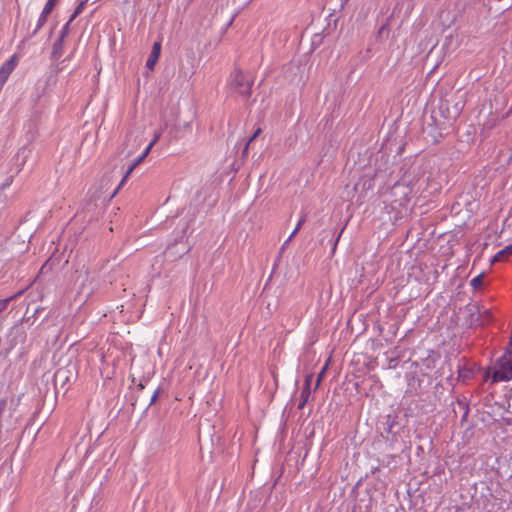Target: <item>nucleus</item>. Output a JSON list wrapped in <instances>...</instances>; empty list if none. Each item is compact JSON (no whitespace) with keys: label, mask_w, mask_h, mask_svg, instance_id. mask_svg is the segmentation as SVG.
Returning a JSON list of instances; mask_svg holds the SVG:
<instances>
[{"label":"nucleus","mask_w":512,"mask_h":512,"mask_svg":"<svg viewBox=\"0 0 512 512\" xmlns=\"http://www.w3.org/2000/svg\"><path fill=\"white\" fill-rule=\"evenodd\" d=\"M512 256V244L505 246L503 249L499 250L492 258V263L504 260Z\"/></svg>","instance_id":"11"},{"label":"nucleus","mask_w":512,"mask_h":512,"mask_svg":"<svg viewBox=\"0 0 512 512\" xmlns=\"http://www.w3.org/2000/svg\"><path fill=\"white\" fill-rule=\"evenodd\" d=\"M78 15H80V14L76 13V10H74V12L71 14V16L69 17L67 22H69L71 24Z\"/></svg>","instance_id":"24"},{"label":"nucleus","mask_w":512,"mask_h":512,"mask_svg":"<svg viewBox=\"0 0 512 512\" xmlns=\"http://www.w3.org/2000/svg\"><path fill=\"white\" fill-rule=\"evenodd\" d=\"M67 373H68V371L66 369H63V368L58 369L55 373V381L56 382L61 381L62 384H65L66 381L68 380Z\"/></svg>","instance_id":"14"},{"label":"nucleus","mask_w":512,"mask_h":512,"mask_svg":"<svg viewBox=\"0 0 512 512\" xmlns=\"http://www.w3.org/2000/svg\"><path fill=\"white\" fill-rule=\"evenodd\" d=\"M78 15H80V14L76 13V10H74V12L71 14V16L69 17L67 22H69L71 24Z\"/></svg>","instance_id":"25"},{"label":"nucleus","mask_w":512,"mask_h":512,"mask_svg":"<svg viewBox=\"0 0 512 512\" xmlns=\"http://www.w3.org/2000/svg\"><path fill=\"white\" fill-rule=\"evenodd\" d=\"M159 137H160V134H156L154 139L150 143H153V145H154L158 141Z\"/></svg>","instance_id":"27"},{"label":"nucleus","mask_w":512,"mask_h":512,"mask_svg":"<svg viewBox=\"0 0 512 512\" xmlns=\"http://www.w3.org/2000/svg\"><path fill=\"white\" fill-rule=\"evenodd\" d=\"M345 229V226H343L340 231L338 232V234L335 236V239H334V242H333V245H332V248H331V252L332 254L335 252L336 248H337V244L342 236V233Z\"/></svg>","instance_id":"20"},{"label":"nucleus","mask_w":512,"mask_h":512,"mask_svg":"<svg viewBox=\"0 0 512 512\" xmlns=\"http://www.w3.org/2000/svg\"><path fill=\"white\" fill-rule=\"evenodd\" d=\"M160 391H161V387H158L154 391L153 395L151 396L150 403H149L147 409L157 401Z\"/></svg>","instance_id":"22"},{"label":"nucleus","mask_w":512,"mask_h":512,"mask_svg":"<svg viewBox=\"0 0 512 512\" xmlns=\"http://www.w3.org/2000/svg\"><path fill=\"white\" fill-rule=\"evenodd\" d=\"M512 379V333L504 354L498 359L492 374V383L506 382Z\"/></svg>","instance_id":"1"},{"label":"nucleus","mask_w":512,"mask_h":512,"mask_svg":"<svg viewBox=\"0 0 512 512\" xmlns=\"http://www.w3.org/2000/svg\"><path fill=\"white\" fill-rule=\"evenodd\" d=\"M312 378H313L312 374H309L305 377L304 384H303L301 392H300L299 402L297 405V408L299 410H302L309 401V398L311 396Z\"/></svg>","instance_id":"8"},{"label":"nucleus","mask_w":512,"mask_h":512,"mask_svg":"<svg viewBox=\"0 0 512 512\" xmlns=\"http://www.w3.org/2000/svg\"><path fill=\"white\" fill-rule=\"evenodd\" d=\"M457 404L458 406L463 409V415L461 417V421H466L467 420V417L469 415V412H470V408H469V404L466 400V398H462V399H457Z\"/></svg>","instance_id":"12"},{"label":"nucleus","mask_w":512,"mask_h":512,"mask_svg":"<svg viewBox=\"0 0 512 512\" xmlns=\"http://www.w3.org/2000/svg\"><path fill=\"white\" fill-rule=\"evenodd\" d=\"M292 240V238H290V236L285 240L283 246H282V249H284V247Z\"/></svg>","instance_id":"28"},{"label":"nucleus","mask_w":512,"mask_h":512,"mask_svg":"<svg viewBox=\"0 0 512 512\" xmlns=\"http://www.w3.org/2000/svg\"><path fill=\"white\" fill-rule=\"evenodd\" d=\"M186 228H187V225L185 224L184 228L182 229V234H185L186 233ZM184 235H182L183 237Z\"/></svg>","instance_id":"29"},{"label":"nucleus","mask_w":512,"mask_h":512,"mask_svg":"<svg viewBox=\"0 0 512 512\" xmlns=\"http://www.w3.org/2000/svg\"><path fill=\"white\" fill-rule=\"evenodd\" d=\"M483 284V274H479L477 276H475L471 282H470V285L474 288V289H478L482 286Z\"/></svg>","instance_id":"15"},{"label":"nucleus","mask_w":512,"mask_h":512,"mask_svg":"<svg viewBox=\"0 0 512 512\" xmlns=\"http://www.w3.org/2000/svg\"><path fill=\"white\" fill-rule=\"evenodd\" d=\"M324 373V369L322 370V372L320 373V375L318 376V379H317V382H316V388L319 386L320 384V381H321V377H322V374Z\"/></svg>","instance_id":"26"},{"label":"nucleus","mask_w":512,"mask_h":512,"mask_svg":"<svg viewBox=\"0 0 512 512\" xmlns=\"http://www.w3.org/2000/svg\"><path fill=\"white\" fill-rule=\"evenodd\" d=\"M64 40L62 38H57L55 42L53 43L51 57L53 59H59L63 54L64 49Z\"/></svg>","instance_id":"10"},{"label":"nucleus","mask_w":512,"mask_h":512,"mask_svg":"<svg viewBox=\"0 0 512 512\" xmlns=\"http://www.w3.org/2000/svg\"><path fill=\"white\" fill-rule=\"evenodd\" d=\"M398 419L397 414H387L380 422L379 428L383 431L381 436L392 443L397 440L398 431L395 428L399 426Z\"/></svg>","instance_id":"4"},{"label":"nucleus","mask_w":512,"mask_h":512,"mask_svg":"<svg viewBox=\"0 0 512 512\" xmlns=\"http://www.w3.org/2000/svg\"><path fill=\"white\" fill-rule=\"evenodd\" d=\"M20 293L18 294H15L11 297H8V298H5V299H1L0 300V314L7 308L8 304L10 303V301H12L14 298H16L18 295H20Z\"/></svg>","instance_id":"16"},{"label":"nucleus","mask_w":512,"mask_h":512,"mask_svg":"<svg viewBox=\"0 0 512 512\" xmlns=\"http://www.w3.org/2000/svg\"><path fill=\"white\" fill-rule=\"evenodd\" d=\"M87 1H88V0H81V1L79 2V4H78V5L76 6V8H75L76 13H79V14H81V13H82V11H83V9H84V7H85V5H86Z\"/></svg>","instance_id":"23"},{"label":"nucleus","mask_w":512,"mask_h":512,"mask_svg":"<svg viewBox=\"0 0 512 512\" xmlns=\"http://www.w3.org/2000/svg\"><path fill=\"white\" fill-rule=\"evenodd\" d=\"M413 188L409 183L403 181L396 182L389 193L393 208L396 206L406 208L412 199Z\"/></svg>","instance_id":"2"},{"label":"nucleus","mask_w":512,"mask_h":512,"mask_svg":"<svg viewBox=\"0 0 512 512\" xmlns=\"http://www.w3.org/2000/svg\"><path fill=\"white\" fill-rule=\"evenodd\" d=\"M70 25L71 24L69 22H66L62 26L61 31H60L59 36H58L59 38L65 39L68 36V34L70 32Z\"/></svg>","instance_id":"18"},{"label":"nucleus","mask_w":512,"mask_h":512,"mask_svg":"<svg viewBox=\"0 0 512 512\" xmlns=\"http://www.w3.org/2000/svg\"><path fill=\"white\" fill-rule=\"evenodd\" d=\"M449 104V100L441 101L439 105V112L443 118L447 120H455L460 116L465 103L463 101H458L452 106V108H450Z\"/></svg>","instance_id":"5"},{"label":"nucleus","mask_w":512,"mask_h":512,"mask_svg":"<svg viewBox=\"0 0 512 512\" xmlns=\"http://www.w3.org/2000/svg\"><path fill=\"white\" fill-rule=\"evenodd\" d=\"M261 132H262V129H261V128H257V129L254 131V133H253V134L250 136V138L248 139V141H247V143H246V145H245V147H244L243 153H246V152H247L248 147H249V144H250L251 142H253V141H254V140H255V139L260 135V133H261Z\"/></svg>","instance_id":"17"},{"label":"nucleus","mask_w":512,"mask_h":512,"mask_svg":"<svg viewBox=\"0 0 512 512\" xmlns=\"http://www.w3.org/2000/svg\"><path fill=\"white\" fill-rule=\"evenodd\" d=\"M393 361H394V360H391V361H390L389 368H393V367H395V365H394V362H393Z\"/></svg>","instance_id":"30"},{"label":"nucleus","mask_w":512,"mask_h":512,"mask_svg":"<svg viewBox=\"0 0 512 512\" xmlns=\"http://www.w3.org/2000/svg\"><path fill=\"white\" fill-rule=\"evenodd\" d=\"M306 221V216L305 215H302L296 225V227L294 228V230L291 232L290 234V238H293L297 233L298 231L300 230L301 226L303 225V223Z\"/></svg>","instance_id":"19"},{"label":"nucleus","mask_w":512,"mask_h":512,"mask_svg":"<svg viewBox=\"0 0 512 512\" xmlns=\"http://www.w3.org/2000/svg\"><path fill=\"white\" fill-rule=\"evenodd\" d=\"M160 53H161V42L160 41H157V42H154L153 46H152V50L150 52V55L146 61V67L148 69H153L154 66L156 65L159 57H160Z\"/></svg>","instance_id":"9"},{"label":"nucleus","mask_w":512,"mask_h":512,"mask_svg":"<svg viewBox=\"0 0 512 512\" xmlns=\"http://www.w3.org/2000/svg\"><path fill=\"white\" fill-rule=\"evenodd\" d=\"M457 371H458L459 378L465 379V378L469 377L470 371L461 367V365L457 366Z\"/></svg>","instance_id":"21"},{"label":"nucleus","mask_w":512,"mask_h":512,"mask_svg":"<svg viewBox=\"0 0 512 512\" xmlns=\"http://www.w3.org/2000/svg\"><path fill=\"white\" fill-rule=\"evenodd\" d=\"M56 2L57 0H47L42 12L38 17L36 27L31 33L30 37L35 36L38 33V31L45 25V23L47 22V17L52 12L54 6L56 5Z\"/></svg>","instance_id":"7"},{"label":"nucleus","mask_w":512,"mask_h":512,"mask_svg":"<svg viewBox=\"0 0 512 512\" xmlns=\"http://www.w3.org/2000/svg\"><path fill=\"white\" fill-rule=\"evenodd\" d=\"M153 146V143H149V145L144 149V151L137 157L133 160V162L130 164V166L128 167L126 173L124 174L122 180L120 181L119 185L117 186V188L114 190L113 194L111 197L115 196L118 191L121 189V187L124 185V183L126 182L127 178L129 177V175L131 174V172L145 159V157L149 154L151 148Z\"/></svg>","instance_id":"6"},{"label":"nucleus","mask_w":512,"mask_h":512,"mask_svg":"<svg viewBox=\"0 0 512 512\" xmlns=\"http://www.w3.org/2000/svg\"><path fill=\"white\" fill-rule=\"evenodd\" d=\"M253 83L252 77L244 74L240 69H235L231 74L232 87L243 97L250 96Z\"/></svg>","instance_id":"3"},{"label":"nucleus","mask_w":512,"mask_h":512,"mask_svg":"<svg viewBox=\"0 0 512 512\" xmlns=\"http://www.w3.org/2000/svg\"><path fill=\"white\" fill-rule=\"evenodd\" d=\"M389 33H390V27H389L388 21H386L385 23H383L380 26V28L377 32V39L388 38Z\"/></svg>","instance_id":"13"},{"label":"nucleus","mask_w":512,"mask_h":512,"mask_svg":"<svg viewBox=\"0 0 512 512\" xmlns=\"http://www.w3.org/2000/svg\"><path fill=\"white\" fill-rule=\"evenodd\" d=\"M393 361H394V360H391V361H390L389 368H393V367H395V365H394V362H393Z\"/></svg>","instance_id":"31"}]
</instances>
